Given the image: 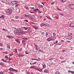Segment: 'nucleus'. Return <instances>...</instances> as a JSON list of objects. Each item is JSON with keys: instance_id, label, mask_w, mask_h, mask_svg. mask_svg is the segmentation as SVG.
Masks as SVG:
<instances>
[{"instance_id": "nucleus-1", "label": "nucleus", "mask_w": 74, "mask_h": 74, "mask_svg": "<svg viewBox=\"0 0 74 74\" xmlns=\"http://www.w3.org/2000/svg\"><path fill=\"white\" fill-rule=\"evenodd\" d=\"M12 9L11 8H9L7 9L6 11V12L7 14H11L12 13Z\"/></svg>"}, {"instance_id": "nucleus-2", "label": "nucleus", "mask_w": 74, "mask_h": 74, "mask_svg": "<svg viewBox=\"0 0 74 74\" xmlns=\"http://www.w3.org/2000/svg\"><path fill=\"white\" fill-rule=\"evenodd\" d=\"M55 40V39H54V38H52L51 37H49L47 39V40L48 41H53Z\"/></svg>"}, {"instance_id": "nucleus-3", "label": "nucleus", "mask_w": 74, "mask_h": 74, "mask_svg": "<svg viewBox=\"0 0 74 74\" xmlns=\"http://www.w3.org/2000/svg\"><path fill=\"white\" fill-rule=\"evenodd\" d=\"M9 70L10 71H15V72H18V71L16 69H15L12 68H10Z\"/></svg>"}, {"instance_id": "nucleus-4", "label": "nucleus", "mask_w": 74, "mask_h": 74, "mask_svg": "<svg viewBox=\"0 0 74 74\" xmlns=\"http://www.w3.org/2000/svg\"><path fill=\"white\" fill-rule=\"evenodd\" d=\"M70 7L72 10H74V4H70Z\"/></svg>"}, {"instance_id": "nucleus-5", "label": "nucleus", "mask_w": 74, "mask_h": 74, "mask_svg": "<svg viewBox=\"0 0 74 74\" xmlns=\"http://www.w3.org/2000/svg\"><path fill=\"white\" fill-rule=\"evenodd\" d=\"M23 40H22V42L23 43H24V42H26V40H27V38H22Z\"/></svg>"}, {"instance_id": "nucleus-6", "label": "nucleus", "mask_w": 74, "mask_h": 74, "mask_svg": "<svg viewBox=\"0 0 74 74\" xmlns=\"http://www.w3.org/2000/svg\"><path fill=\"white\" fill-rule=\"evenodd\" d=\"M34 45L36 47V50H38V51L39 49H40V47H39L38 46H37V45Z\"/></svg>"}, {"instance_id": "nucleus-7", "label": "nucleus", "mask_w": 74, "mask_h": 74, "mask_svg": "<svg viewBox=\"0 0 74 74\" xmlns=\"http://www.w3.org/2000/svg\"><path fill=\"white\" fill-rule=\"evenodd\" d=\"M36 70H37L38 71H40V72H41L43 70L42 69H41V68H36Z\"/></svg>"}, {"instance_id": "nucleus-8", "label": "nucleus", "mask_w": 74, "mask_h": 74, "mask_svg": "<svg viewBox=\"0 0 74 74\" xmlns=\"http://www.w3.org/2000/svg\"><path fill=\"white\" fill-rule=\"evenodd\" d=\"M25 32L24 31L22 30V29H21V30L19 32V34H25Z\"/></svg>"}, {"instance_id": "nucleus-9", "label": "nucleus", "mask_w": 74, "mask_h": 74, "mask_svg": "<svg viewBox=\"0 0 74 74\" xmlns=\"http://www.w3.org/2000/svg\"><path fill=\"white\" fill-rule=\"evenodd\" d=\"M32 27L34 29H35L38 30V27L37 26H34L33 25Z\"/></svg>"}, {"instance_id": "nucleus-10", "label": "nucleus", "mask_w": 74, "mask_h": 74, "mask_svg": "<svg viewBox=\"0 0 74 74\" xmlns=\"http://www.w3.org/2000/svg\"><path fill=\"white\" fill-rule=\"evenodd\" d=\"M14 32L15 33H17V34H19V32L17 30V29L16 30H15L14 31Z\"/></svg>"}, {"instance_id": "nucleus-11", "label": "nucleus", "mask_w": 74, "mask_h": 74, "mask_svg": "<svg viewBox=\"0 0 74 74\" xmlns=\"http://www.w3.org/2000/svg\"><path fill=\"white\" fill-rule=\"evenodd\" d=\"M68 73H71V74H74V71H70V70H69L68 71Z\"/></svg>"}, {"instance_id": "nucleus-12", "label": "nucleus", "mask_w": 74, "mask_h": 74, "mask_svg": "<svg viewBox=\"0 0 74 74\" xmlns=\"http://www.w3.org/2000/svg\"><path fill=\"white\" fill-rule=\"evenodd\" d=\"M6 37L8 38H13V36H11L9 35H7Z\"/></svg>"}, {"instance_id": "nucleus-13", "label": "nucleus", "mask_w": 74, "mask_h": 74, "mask_svg": "<svg viewBox=\"0 0 74 74\" xmlns=\"http://www.w3.org/2000/svg\"><path fill=\"white\" fill-rule=\"evenodd\" d=\"M70 26H71V27H74V23H71V24H70Z\"/></svg>"}, {"instance_id": "nucleus-14", "label": "nucleus", "mask_w": 74, "mask_h": 74, "mask_svg": "<svg viewBox=\"0 0 74 74\" xmlns=\"http://www.w3.org/2000/svg\"><path fill=\"white\" fill-rule=\"evenodd\" d=\"M40 25L41 27H42V26H45V23H41Z\"/></svg>"}, {"instance_id": "nucleus-15", "label": "nucleus", "mask_w": 74, "mask_h": 74, "mask_svg": "<svg viewBox=\"0 0 74 74\" xmlns=\"http://www.w3.org/2000/svg\"><path fill=\"white\" fill-rule=\"evenodd\" d=\"M18 57H22L23 56H24V55L19 54L18 55Z\"/></svg>"}, {"instance_id": "nucleus-16", "label": "nucleus", "mask_w": 74, "mask_h": 74, "mask_svg": "<svg viewBox=\"0 0 74 74\" xmlns=\"http://www.w3.org/2000/svg\"><path fill=\"white\" fill-rule=\"evenodd\" d=\"M35 12H37V11H39L38 10V8H37L36 9H35L33 10Z\"/></svg>"}, {"instance_id": "nucleus-17", "label": "nucleus", "mask_w": 74, "mask_h": 74, "mask_svg": "<svg viewBox=\"0 0 74 74\" xmlns=\"http://www.w3.org/2000/svg\"><path fill=\"white\" fill-rule=\"evenodd\" d=\"M1 16L2 19H4V18H5V16L4 15H2Z\"/></svg>"}, {"instance_id": "nucleus-18", "label": "nucleus", "mask_w": 74, "mask_h": 74, "mask_svg": "<svg viewBox=\"0 0 74 74\" xmlns=\"http://www.w3.org/2000/svg\"><path fill=\"white\" fill-rule=\"evenodd\" d=\"M17 30L19 32H20L22 30V29L21 28H17Z\"/></svg>"}, {"instance_id": "nucleus-19", "label": "nucleus", "mask_w": 74, "mask_h": 74, "mask_svg": "<svg viewBox=\"0 0 74 74\" xmlns=\"http://www.w3.org/2000/svg\"><path fill=\"white\" fill-rule=\"evenodd\" d=\"M68 38L69 40H71V39L73 38V36H70Z\"/></svg>"}, {"instance_id": "nucleus-20", "label": "nucleus", "mask_w": 74, "mask_h": 74, "mask_svg": "<svg viewBox=\"0 0 74 74\" xmlns=\"http://www.w3.org/2000/svg\"><path fill=\"white\" fill-rule=\"evenodd\" d=\"M24 7L25 8V9H26V10H28V9H29V8L28 7V6H27V5L25 6Z\"/></svg>"}, {"instance_id": "nucleus-21", "label": "nucleus", "mask_w": 74, "mask_h": 74, "mask_svg": "<svg viewBox=\"0 0 74 74\" xmlns=\"http://www.w3.org/2000/svg\"><path fill=\"white\" fill-rule=\"evenodd\" d=\"M30 68H31V69H34L35 68V67H34V66H31L30 67Z\"/></svg>"}, {"instance_id": "nucleus-22", "label": "nucleus", "mask_w": 74, "mask_h": 74, "mask_svg": "<svg viewBox=\"0 0 74 74\" xmlns=\"http://www.w3.org/2000/svg\"><path fill=\"white\" fill-rule=\"evenodd\" d=\"M23 28L25 30H27L28 29V28L25 27H23Z\"/></svg>"}, {"instance_id": "nucleus-23", "label": "nucleus", "mask_w": 74, "mask_h": 74, "mask_svg": "<svg viewBox=\"0 0 74 74\" xmlns=\"http://www.w3.org/2000/svg\"><path fill=\"white\" fill-rule=\"evenodd\" d=\"M0 65H1V66H4V64L3 62H0Z\"/></svg>"}, {"instance_id": "nucleus-24", "label": "nucleus", "mask_w": 74, "mask_h": 74, "mask_svg": "<svg viewBox=\"0 0 74 74\" xmlns=\"http://www.w3.org/2000/svg\"><path fill=\"white\" fill-rule=\"evenodd\" d=\"M44 72L46 73H47V72H48V69L45 70Z\"/></svg>"}, {"instance_id": "nucleus-25", "label": "nucleus", "mask_w": 74, "mask_h": 74, "mask_svg": "<svg viewBox=\"0 0 74 74\" xmlns=\"http://www.w3.org/2000/svg\"><path fill=\"white\" fill-rule=\"evenodd\" d=\"M2 61L3 62H5V63H7V60H4L3 59H2Z\"/></svg>"}, {"instance_id": "nucleus-26", "label": "nucleus", "mask_w": 74, "mask_h": 74, "mask_svg": "<svg viewBox=\"0 0 74 74\" xmlns=\"http://www.w3.org/2000/svg\"><path fill=\"white\" fill-rule=\"evenodd\" d=\"M42 67H43V69H45V67H46L45 64H44L43 65H42Z\"/></svg>"}, {"instance_id": "nucleus-27", "label": "nucleus", "mask_w": 74, "mask_h": 74, "mask_svg": "<svg viewBox=\"0 0 74 74\" xmlns=\"http://www.w3.org/2000/svg\"><path fill=\"white\" fill-rule=\"evenodd\" d=\"M41 34H42V35H44L45 34V33L44 32H42L41 33Z\"/></svg>"}, {"instance_id": "nucleus-28", "label": "nucleus", "mask_w": 74, "mask_h": 74, "mask_svg": "<svg viewBox=\"0 0 74 74\" xmlns=\"http://www.w3.org/2000/svg\"><path fill=\"white\" fill-rule=\"evenodd\" d=\"M32 60H37V61H40V60H37V59H36L32 58Z\"/></svg>"}, {"instance_id": "nucleus-29", "label": "nucleus", "mask_w": 74, "mask_h": 74, "mask_svg": "<svg viewBox=\"0 0 74 74\" xmlns=\"http://www.w3.org/2000/svg\"><path fill=\"white\" fill-rule=\"evenodd\" d=\"M7 48L8 49H10V46L8 45L7 46Z\"/></svg>"}, {"instance_id": "nucleus-30", "label": "nucleus", "mask_w": 74, "mask_h": 74, "mask_svg": "<svg viewBox=\"0 0 74 74\" xmlns=\"http://www.w3.org/2000/svg\"><path fill=\"white\" fill-rule=\"evenodd\" d=\"M49 60H54V58H51L49 59Z\"/></svg>"}, {"instance_id": "nucleus-31", "label": "nucleus", "mask_w": 74, "mask_h": 74, "mask_svg": "<svg viewBox=\"0 0 74 74\" xmlns=\"http://www.w3.org/2000/svg\"><path fill=\"white\" fill-rule=\"evenodd\" d=\"M8 73H9V74H14V73H12V72H8Z\"/></svg>"}, {"instance_id": "nucleus-32", "label": "nucleus", "mask_w": 74, "mask_h": 74, "mask_svg": "<svg viewBox=\"0 0 74 74\" xmlns=\"http://www.w3.org/2000/svg\"><path fill=\"white\" fill-rule=\"evenodd\" d=\"M15 1H12V3L13 4H15Z\"/></svg>"}, {"instance_id": "nucleus-33", "label": "nucleus", "mask_w": 74, "mask_h": 74, "mask_svg": "<svg viewBox=\"0 0 74 74\" xmlns=\"http://www.w3.org/2000/svg\"><path fill=\"white\" fill-rule=\"evenodd\" d=\"M45 34H46V37H47V36H48V33L47 32H46Z\"/></svg>"}, {"instance_id": "nucleus-34", "label": "nucleus", "mask_w": 74, "mask_h": 74, "mask_svg": "<svg viewBox=\"0 0 74 74\" xmlns=\"http://www.w3.org/2000/svg\"><path fill=\"white\" fill-rule=\"evenodd\" d=\"M2 30L3 31H8V30L6 29H5L4 28L2 29Z\"/></svg>"}, {"instance_id": "nucleus-35", "label": "nucleus", "mask_w": 74, "mask_h": 74, "mask_svg": "<svg viewBox=\"0 0 74 74\" xmlns=\"http://www.w3.org/2000/svg\"><path fill=\"white\" fill-rule=\"evenodd\" d=\"M15 41H16V42H18V43H20V41H19V40H15Z\"/></svg>"}, {"instance_id": "nucleus-36", "label": "nucleus", "mask_w": 74, "mask_h": 74, "mask_svg": "<svg viewBox=\"0 0 74 74\" xmlns=\"http://www.w3.org/2000/svg\"><path fill=\"white\" fill-rule=\"evenodd\" d=\"M45 26H49V24H48L45 23Z\"/></svg>"}, {"instance_id": "nucleus-37", "label": "nucleus", "mask_w": 74, "mask_h": 74, "mask_svg": "<svg viewBox=\"0 0 74 74\" xmlns=\"http://www.w3.org/2000/svg\"><path fill=\"white\" fill-rule=\"evenodd\" d=\"M14 50H15V53H16V52H17V49H16V48L15 49H14Z\"/></svg>"}, {"instance_id": "nucleus-38", "label": "nucleus", "mask_w": 74, "mask_h": 74, "mask_svg": "<svg viewBox=\"0 0 74 74\" xmlns=\"http://www.w3.org/2000/svg\"><path fill=\"white\" fill-rule=\"evenodd\" d=\"M18 1H15V4H18Z\"/></svg>"}, {"instance_id": "nucleus-39", "label": "nucleus", "mask_w": 74, "mask_h": 74, "mask_svg": "<svg viewBox=\"0 0 74 74\" xmlns=\"http://www.w3.org/2000/svg\"><path fill=\"white\" fill-rule=\"evenodd\" d=\"M33 18V20H35L36 19V17L34 16H32Z\"/></svg>"}, {"instance_id": "nucleus-40", "label": "nucleus", "mask_w": 74, "mask_h": 74, "mask_svg": "<svg viewBox=\"0 0 74 74\" xmlns=\"http://www.w3.org/2000/svg\"><path fill=\"white\" fill-rule=\"evenodd\" d=\"M18 5H19V4H17L15 5V7H18Z\"/></svg>"}, {"instance_id": "nucleus-41", "label": "nucleus", "mask_w": 74, "mask_h": 74, "mask_svg": "<svg viewBox=\"0 0 74 74\" xmlns=\"http://www.w3.org/2000/svg\"><path fill=\"white\" fill-rule=\"evenodd\" d=\"M66 60H64V61H61V63H64V62H66Z\"/></svg>"}, {"instance_id": "nucleus-42", "label": "nucleus", "mask_w": 74, "mask_h": 74, "mask_svg": "<svg viewBox=\"0 0 74 74\" xmlns=\"http://www.w3.org/2000/svg\"><path fill=\"white\" fill-rule=\"evenodd\" d=\"M38 51L39 52H42V50L40 49H39Z\"/></svg>"}, {"instance_id": "nucleus-43", "label": "nucleus", "mask_w": 74, "mask_h": 74, "mask_svg": "<svg viewBox=\"0 0 74 74\" xmlns=\"http://www.w3.org/2000/svg\"><path fill=\"white\" fill-rule=\"evenodd\" d=\"M3 46V43H0V46H1V47H2V46Z\"/></svg>"}, {"instance_id": "nucleus-44", "label": "nucleus", "mask_w": 74, "mask_h": 74, "mask_svg": "<svg viewBox=\"0 0 74 74\" xmlns=\"http://www.w3.org/2000/svg\"><path fill=\"white\" fill-rule=\"evenodd\" d=\"M46 18H48V19H51V18L50 17H48V16H46Z\"/></svg>"}, {"instance_id": "nucleus-45", "label": "nucleus", "mask_w": 74, "mask_h": 74, "mask_svg": "<svg viewBox=\"0 0 74 74\" xmlns=\"http://www.w3.org/2000/svg\"><path fill=\"white\" fill-rule=\"evenodd\" d=\"M0 1L2 2V3H4V1L2 0H0Z\"/></svg>"}, {"instance_id": "nucleus-46", "label": "nucleus", "mask_w": 74, "mask_h": 74, "mask_svg": "<svg viewBox=\"0 0 74 74\" xmlns=\"http://www.w3.org/2000/svg\"><path fill=\"white\" fill-rule=\"evenodd\" d=\"M13 55V54H9V56H12Z\"/></svg>"}, {"instance_id": "nucleus-47", "label": "nucleus", "mask_w": 74, "mask_h": 74, "mask_svg": "<svg viewBox=\"0 0 74 74\" xmlns=\"http://www.w3.org/2000/svg\"><path fill=\"white\" fill-rule=\"evenodd\" d=\"M54 4H55V2H53L51 3V5H53Z\"/></svg>"}, {"instance_id": "nucleus-48", "label": "nucleus", "mask_w": 74, "mask_h": 74, "mask_svg": "<svg viewBox=\"0 0 74 74\" xmlns=\"http://www.w3.org/2000/svg\"><path fill=\"white\" fill-rule=\"evenodd\" d=\"M16 19H18L19 18V17H18V16H16L15 17Z\"/></svg>"}, {"instance_id": "nucleus-49", "label": "nucleus", "mask_w": 74, "mask_h": 74, "mask_svg": "<svg viewBox=\"0 0 74 74\" xmlns=\"http://www.w3.org/2000/svg\"><path fill=\"white\" fill-rule=\"evenodd\" d=\"M60 15L62 16H64V14L62 13H60Z\"/></svg>"}, {"instance_id": "nucleus-50", "label": "nucleus", "mask_w": 74, "mask_h": 74, "mask_svg": "<svg viewBox=\"0 0 74 74\" xmlns=\"http://www.w3.org/2000/svg\"><path fill=\"white\" fill-rule=\"evenodd\" d=\"M24 21H25V22H28V21L27 20H25Z\"/></svg>"}, {"instance_id": "nucleus-51", "label": "nucleus", "mask_w": 74, "mask_h": 74, "mask_svg": "<svg viewBox=\"0 0 74 74\" xmlns=\"http://www.w3.org/2000/svg\"><path fill=\"white\" fill-rule=\"evenodd\" d=\"M56 74H59V72H56Z\"/></svg>"}, {"instance_id": "nucleus-52", "label": "nucleus", "mask_w": 74, "mask_h": 74, "mask_svg": "<svg viewBox=\"0 0 74 74\" xmlns=\"http://www.w3.org/2000/svg\"><path fill=\"white\" fill-rule=\"evenodd\" d=\"M0 74H4L3 73V72L2 71H1L0 72Z\"/></svg>"}, {"instance_id": "nucleus-53", "label": "nucleus", "mask_w": 74, "mask_h": 74, "mask_svg": "<svg viewBox=\"0 0 74 74\" xmlns=\"http://www.w3.org/2000/svg\"><path fill=\"white\" fill-rule=\"evenodd\" d=\"M53 36H55V35H56V34L55 33H53Z\"/></svg>"}, {"instance_id": "nucleus-54", "label": "nucleus", "mask_w": 74, "mask_h": 74, "mask_svg": "<svg viewBox=\"0 0 74 74\" xmlns=\"http://www.w3.org/2000/svg\"><path fill=\"white\" fill-rule=\"evenodd\" d=\"M5 58H8V56H5Z\"/></svg>"}, {"instance_id": "nucleus-55", "label": "nucleus", "mask_w": 74, "mask_h": 74, "mask_svg": "<svg viewBox=\"0 0 74 74\" xmlns=\"http://www.w3.org/2000/svg\"><path fill=\"white\" fill-rule=\"evenodd\" d=\"M5 1L7 2H9L10 1V0H5Z\"/></svg>"}, {"instance_id": "nucleus-56", "label": "nucleus", "mask_w": 74, "mask_h": 74, "mask_svg": "<svg viewBox=\"0 0 74 74\" xmlns=\"http://www.w3.org/2000/svg\"><path fill=\"white\" fill-rule=\"evenodd\" d=\"M28 74H30V72H26Z\"/></svg>"}, {"instance_id": "nucleus-57", "label": "nucleus", "mask_w": 74, "mask_h": 74, "mask_svg": "<svg viewBox=\"0 0 74 74\" xmlns=\"http://www.w3.org/2000/svg\"><path fill=\"white\" fill-rule=\"evenodd\" d=\"M25 16H26V17H28L29 16V15H25Z\"/></svg>"}, {"instance_id": "nucleus-58", "label": "nucleus", "mask_w": 74, "mask_h": 74, "mask_svg": "<svg viewBox=\"0 0 74 74\" xmlns=\"http://www.w3.org/2000/svg\"><path fill=\"white\" fill-rule=\"evenodd\" d=\"M58 10H59V11H62V10L61 9H60L59 8H58Z\"/></svg>"}, {"instance_id": "nucleus-59", "label": "nucleus", "mask_w": 74, "mask_h": 74, "mask_svg": "<svg viewBox=\"0 0 74 74\" xmlns=\"http://www.w3.org/2000/svg\"><path fill=\"white\" fill-rule=\"evenodd\" d=\"M36 62H35L34 63H33L32 64H36Z\"/></svg>"}, {"instance_id": "nucleus-60", "label": "nucleus", "mask_w": 74, "mask_h": 74, "mask_svg": "<svg viewBox=\"0 0 74 74\" xmlns=\"http://www.w3.org/2000/svg\"><path fill=\"white\" fill-rule=\"evenodd\" d=\"M31 19L32 20H33V17H31Z\"/></svg>"}, {"instance_id": "nucleus-61", "label": "nucleus", "mask_w": 74, "mask_h": 74, "mask_svg": "<svg viewBox=\"0 0 74 74\" xmlns=\"http://www.w3.org/2000/svg\"><path fill=\"white\" fill-rule=\"evenodd\" d=\"M61 42H64V40H61Z\"/></svg>"}, {"instance_id": "nucleus-62", "label": "nucleus", "mask_w": 74, "mask_h": 74, "mask_svg": "<svg viewBox=\"0 0 74 74\" xmlns=\"http://www.w3.org/2000/svg\"><path fill=\"white\" fill-rule=\"evenodd\" d=\"M21 19H23V17H22V16H21Z\"/></svg>"}, {"instance_id": "nucleus-63", "label": "nucleus", "mask_w": 74, "mask_h": 74, "mask_svg": "<svg viewBox=\"0 0 74 74\" xmlns=\"http://www.w3.org/2000/svg\"><path fill=\"white\" fill-rule=\"evenodd\" d=\"M58 40H56V44H57L58 43Z\"/></svg>"}, {"instance_id": "nucleus-64", "label": "nucleus", "mask_w": 74, "mask_h": 74, "mask_svg": "<svg viewBox=\"0 0 74 74\" xmlns=\"http://www.w3.org/2000/svg\"><path fill=\"white\" fill-rule=\"evenodd\" d=\"M31 8V9H34V8H33H33H32V7H31L30 8Z\"/></svg>"}]
</instances>
